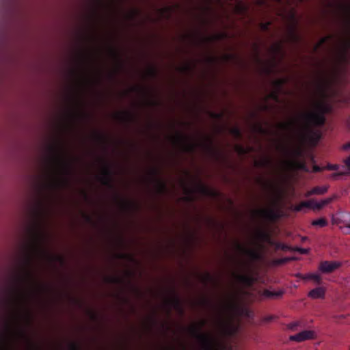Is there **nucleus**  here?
<instances>
[{
    "instance_id": "62",
    "label": "nucleus",
    "mask_w": 350,
    "mask_h": 350,
    "mask_svg": "<svg viewBox=\"0 0 350 350\" xmlns=\"http://www.w3.org/2000/svg\"><path fill=\"white\" fill-rule=\"evenodd\" d=\"M148 72H149L150 77H153V66L152 65H150Z\"/></svg>"
},
{
    "instance_id": "35",
    "label": "nucleus",
    "mask_w": 350,
    "mask_h": 350,
    "mask_svg": "<svg viewBox=\"0 0 350 350\" xmlns=\"http://www.w3.org/2000/svg\"><path fill=\"white\" fill-rule=\"evenodd\" d=\"M178 72L184 73L189 71L191 70V66L189 64H186L183 66H179L177 68Z\"/></svg>"
},
{
    "instance_id": "15",
    "label": "nucleus",
    "mask_w": 350,
    "mask_h": 350,
    "mask_svg": "<svg viewBox=\"0 0 350 350\" xmlns=\"http://www.w3.org/2000/svg\"><path fill=\"white\" fill-rule=\"evenodd\" d=\"M288 79L286 78H280L275 79L273 81V86L275 90L281 92L283 90V86L287 83Z\"/></svg>"
},
{
    "instance_id": "61",
    "label": "nucleus",
    "mask_w": 350,
    "mask_h": 350,
    "mask_svg": "<svg viewBox=\"0 0 350 350\" xmlns=\"http://www.w3.org/2000/svg\"><path fill=\"white\" fill-rule=\"evenodd\" d=\"M342 149H343L344 150H349V149H350V142H348V143H347V144H344V145L342 146Z\"/></svg>"
},
{
    "instance_id": "27",
    "label": "nucleus",
    "mask_w": 350,
    "mask_h": 350,
    "mask_svg": "<svg viewBox=\"0 0 350 350\" xmlns=\"http://www.w3.org/2000/svg\"><path fill=\"white\" fill-rule=\"evenodd\" d=\"M309 277L310 280H313L317 284H321L322 282V278L319 273H310Z\"/></svg>"
},
{
    "instance_id": "19",
    "label": "nucleus",
    "mask_w": 350,
    "mask_h": 350,
    "mask_svg": "<svg viewBox=\"0 0 350 350\" xmlns=\"http://www.w3.org/2000/svg\"><path fill=\"white\" fill-rule=\"evenodd\" d=\"M92 58V55L88 51H81L79 54V60L81 64L89 62Z\"/></svg>"
},
{
    "instance_id": "55",
    "label": "nucleus",
    "mask_w": 350,
    "mask_h": 350,
    "mask_svg": "<svg viewBox=\"0 0 350 350\" xmlns=\"http://www.w3.org/2000/svg\"><path fill=\"white\" fill-rule=\"evenodd\" d=\"M289 260H290L289 258H284L278 260V263L283 264V263H286V262H288Z\"/></svg>"
},
{
    "instance_id": "26",
    "label": "nucleus",
    "mask_w": 350,
    "mask_h": 350,
    "mask_svg": "<svg viewBox=\"0 0 350 350\" xmlns=\"http://www.w3.org/2000/svg\"><path fill=\"white\" fill-rule=\"evenodd\" d=\"M312 225L319 227H324L327 225V221L325 218H320L316 220H313L312 221Z\"/></svg>"
},
{
    "instance_id": "50",
    "label": "nucleus",
    "mask_w": 350,
    "mask_h": 350,
    "mask_svg": "<svg viewBox=\"0 0 350 350\" xmlns=\"http://www.w3.org/2000/svg\"><path fill=\"white\" fill-rule=\"evenodd\" d=\"M323 207H322V205L321 204V203L319 202H315L314 200H313V209H317V210H320Z\"/></svg>"
},
{
    "instance_id": "44",
    "label": "nucleus",
    "mask_w": 350,
    "mask_h": 350,
    "mask_svg": "<svg viewBox=\"0 0 350 350\" xmlns=\"http://www.w3.org/2000/svg\"><path fill=\"white\" fill-rule=\"evenodd\" d=\"M304 208V206H302V202L292 206V210L295 212H299Z\"/></svg>"
},
{
    "instance_id": "5",
    "label": "nucleus",
    "mask_w": 350,
    "mask_h": 350,
    "mask_svg": "<svg viewBox=\"0 0 350 350\" xmlns=\"http://www.w3.org/2000/svg\"><path fill=\"white\" fill-rule=\"evenodd\" d=\"M165 305L167 308L168 314H170L172 310H176L181 315L184 314V308L181 298L174 284L167 289V295L165 298Z\"/></svg>"
},
{
    "instance_id": "58",
    "label": "nucleus",
    "mask_w": 350,
    "mask_h": 350,
    "mask_svg": "<svg viewBox=\"0 0 350 350\" xmlns=\"http://www.w3.org/2000/svg\"><path fill=\"white\" fill-rule=\"evenodd\" d=\"M211 117L215 118H221L222 115L221 113H211Z\"/></svg>"
},
{
    "instance_id": "22",
    "label": "nucleus",
    "mask_w": 350,
    "mask_h": 350,
    "mask_svg": "<svg viewBox=\"0 0 350 350\" xmlns=\"http://www.w3.org/2000/svg\"><path fill=\"white\" fill-rule=\"evenodd\" d=\"M230 133L233 135L236 139H241L242 133L241 129L238 126H233L230 129Z\"/></svg>"
},
{
    "instance_id": "54",
    "label": "nucleus",
    "mask_w": 350,
    "mask_h": 350,
    "mask_svg": "<svg viewBox=\"0 0 350 350\" xmlns=\"http://www.w3.org/2000/svg\"><path fill=\"white\" fill-rule=\"evenodd\" d=\"M256 129L258 131V132L260 133H265V130L260 124L257 125L256 126Z\"/></svg>"
},
{
    "instance_id": "33",
    "label": "nucleus",
    "mask_w": 350,
    "mask_h": 350,
    "mask_svg": "<svg viewBox=\"0 0 350 350\" xmlns=\"http://www.w3.org/2000/svg\"><path fill=\"white\" fill-rule=\"evenodd\" d=\"M139 12L137 10H132L129 13L127 14V18L130 21H134L137 16H138Z\"/></svg>"
},
{
    "instance_id": "41",
    "label": "nucleus",
    "mask_w": 350,
    "mask_h": 350,
    "mask_svg": "<svg viewBox=\"0 0 350 350\" xmlns=\"http://www.w3.org/2000/svg\"><path fill=\"white\" fill-rule=\"evenodd\" d=\"M32 278V274L30 271L27 270L25 271V276L22 278L23 281H29Z\"/></svg>"
},
{
    "instance_id": "56",
    "label": "nucleus",
    "mask_w": 350,
    "mask_h": 350,
    "mask_svg": "<svg viewBox=\"0 0 350 350\" xmlns=\"http://www.w3.org/2000/svg\"><path fill=\"white\" fill-rule=\"evenodd\" d=\"M348 173L347 172H337V173H334L332 174V176L336 178V177L339 176H343V175H346Z\"/></svg>"
},
{
    "instance_id": "60",
    "label": "nucleus",
    "mask_w": 350,
    "mask_h": 350,
    "mask_svg": "<svg viewBox=\"0 0 350 350\" xmlns=\"http://www.w3.org/2000/svg\"><path fill=\"white\" fill-rule=\"evenodd\" d=\"M237 149L239 153L244 154L245 153V150L243 146H237Z\"/></svg>"
},
{
    "instance_id": "53",
    "label": "nucleus",
    "mask_w": 350,
    "mask_h": 350,
    "mask_svg": "<svg viewBox=\"0 0 350 350\" xmlns=\"http://www.w3.org/2000/svg\"><path fill=\"white\" fill-rule=\"evenodd\" d=\"M150 182L153 181V167L150 166L149 170Z\"/></svg>"
},
{
    "instance_id": "11",
    "label": "nucleus",
    "mask_w": 350,
    "mask_h": 350,
    "mask_svg": "<svg viewBox=\"0 0 350 350\" xmlns=\"http://www.w3.org/2000/svg\"><path fill=\"white\" fill-rule=\"evenodd\" d=\"M116 116L118 120L126 124L130 123L133 120V114L129 111L118 113Z\"/></svg>"
},
{
    "instance_id": "16",
    "label": "nucleus",
    "mask_w": 350,
    "mask_h": 350,
    "mask_svg": "<svg viewBox=\"0 0 350 350\" xmlns=\"http://www.w3.org/2000/svg\"><path fill=\"white\" fill-rule=\"evenodd\" d=\"M237 247L239 251L246 253L247 255H249L253 259H256L258 258V253L254 250H248L239 243L237 244Z\"/></svg>"
},
{
    "instance_id": "13",
    "label": "nucleus",
    "mask_w": 350,
    "mask_h": 350,
    "mask_svg": "<svg viewBox=\"0 0 350 350\" xmlns=\"http://www.w3.org/2000/svg\"><path fill=\"white\" fill-rule=\"evenodd\" d=\"M290 165L295 170H299L306 172H310L309 168L304 161L294 160L291 162Z\"/></svg>"
},
{
    "instance_id": "4",
    "label": "nucleus",
    "mask_w": 350,
    "mask_h": 350,
    "mask_svg": "<svg viewBox=\"0 0 350 350\" xmlns=\"http://www.w3.org/2000/svg\"><path fill=\"white\" fill-rule=\"evenodd\" d=\"M51 156L49 163L52 167H61L65 175H68L70 171V163L64 157V148L60 143L50 146L49 148Z\"/></svg>"
},
{
    "instance_id": "42",
    "label": "nucleus",
    "mask_w": 350,
    "mask_h": 350,
    "mask_svg": "<svg viewBox=\"0 0 350 350\" xmlns=\"http://www.w3.org/2000/svg\"><path fill=\"white\" fill-rule=\"evenodd\" d=\"M70 350H81L80 346L77 342H70L69 345Z\"/></svg>"
},
{
    "instance_id": "31",
    "label": "nucleus",
    "mask_w": 350,
    "mask_h": 350,
    "mask_svg": "<svg viewBox=\"0 0 350 350\" xmlns=\"http://www.w3.org/2000/svg\"><path fill=\"white\" fill-rule=\"evenodd\" d=\"M328 84L329 83L326 79H321L319 83V89L322 94H325V88L328 85Z\"/></svg>"
},
{
    "instance_id": "40",
    "label": "nucleus",
    "mask_w": 350,
    "mask_h": 350,
    "mask_svg": "<svg viewBox=\"0 0 350 350\" xmlns=\"http://www.w3.org/2000/svg\"><path fill=\"white\" fill-rule=\"evenodd\" d=\"M300 324L299 322H293L288 324V329L295 331L297 330V327L299 326Z\"/></svg>"
},
{
    "instance_id": "2",
    "label": "nucleus",
    "mask_w": 350,
    "mask_h": 350,
    "mask_svg": "<svg viewBox=\"0 0 350 350\" xmlns=\"http://www.w3.org/2000/svg\"><path fill=\"white\" fill-rule=\"evenodd\" d=\"M206 321L202 320L199 323L192 325L189 331L192 336L195 337L204 350H213L217 343V339L212 334L202 332V328L205 326Z\"/></svg>"
},
{
    "instance_id": "38",
    "label": "nucleus",
    "mask_w": 350,
    "mask_h": 350,
    "mask_svg": "<svg viewBox=\"0 0 350 350\" xmlns=\"http://www.w3.org/2000/svg\"><path fill=\"white\" fill-rule=\"evenodd\" d=\"M302 206H304V208H309L313 209V200L302 202Z\"/></svg>"
},
{
    "instance_id": "17",
    "label": "nucleus",
    "mask_w": 350,
    "mask_h": 350,
    "mask_svg": "<svg viewBox=\"0 0 350 350\" xmlns=\"http://www.w3.org/2000/svg\"><path fill=\"white\" fill-rule=\"evenodd\" d=\"M261 217L267 219H273L276 217L275 213L272 209H261L259 211Z\"/></svg>"
},
{
    "instance_id": "30",
    "label": "nucleus",
    "mask_w": 350,
    "mask_h": 350,
    "mask_svg": "<svg viewBox=\"0 0 350 350\" xmlns=\"http://www.w3.org/2000/svg\"><path fill=\"white\" fill-rule=\"evenodd\" d=\"M340 7L346 15L347 21L349 22L350 5L349 3L342 4Z\"/></svg>"
},
{
    "instance_id": "7",
    "label": "nucleus",
    "mask_w": 350,
    "mask_h": 350,
    "mask_svg": "<svg viewBox=\"0 0 350 350\" xmlns=\"http://www.w3.org/2000/svg\"><path fill=\"white\" fill-rule=\"evenodd\" d=\"M342 264L339 261H321L319 265V271L322 273H331L340 268Z\"/></svg>"
},
{
    "instance_id": "37",
    "label": "nucleus",
    "mask_w": 350,
    "mask_h": 350,
    "mask_svg": "<svg viewBox=\"0 0 350 350\" xmlns=\"http://www.w3.org/2000/svg\"><path fill=\"white\" fill-rule=\"evenodd\" d=\"M280 93V92L274 90V91H273L271 93H270L269 97L273 99L274 100L278 101L279 99V94Z\"/></svg>"
},
{
    "instance_id": "63",
    "label": "nucleus",
    "mask_w": 350,
    "mask_h": 350,
    "mask_svg": "<svg viewBox=\"0 0 350 350\" xmlns=\"http://www.w3.org/2000/svg\"><path fill=\"white\" fill-rule=\"evenodd\" d=\"M152 313L150 312V329H152V325H153V316H152Z\"/></svg>"
},
{
    "instance_id": "29",
    "label": "nucleus",
    "mask_w": 350,
    "mask_h": 350,
    "mask_svg": "<svg viewBox=\"0 0 350 350\" xmlns=\"http://www.w3.org/2000/svg\"><path fill=\"white\" fill-rule=\"evenodd\" d=\"M202 282L204 284H207L208 282H215V280L213 277L209 273H206L202 276Z\"/></svg>"
},
{
    "instance_id": "45",
    "label": "nucleus",
    "mask_w": 350,
    "mask_h": 350,
    "mask_svg": "<svg viewBox=\"0 0 350 350\" xmlns=\"http://www.w3.org/2000/svg\"><path fill=\"white\" fill-rule=\"evenodd\" d=\"M338 168H339V165H336V164H328L326 166V169L328 170H338Z\"/></svg>"
},
{
    "instance_id": "64",
    "label": "nucleus",
    "mask_w": 350,
    "mask_h": 350,
    "mask_svg": "<svg viewBox=\"0 0 350 350\" xmlns=\"http://www.w3.org/2000/svg\"><path fill=\"white\" fill-rule=\"evenodd\" d=\"M225 58L226 60H230L234 58V56L233 55L228 54L225 56Z\"/></svg>"
},
{
    "instance_id": "21",
    "label": "nucleus",
    "mask_w": 350,
    "mask_h": 350,
    "mask_svg": "<svg viewBox=\"0 0 350 350\" xmlns=\"http://www.w3.org/2000/svg\"><path fill=\"white\" fill-rule=\"evenodd\" d=\"M206 143H204L202 145L204 147L211 153L215 154L216 151L213 146V142L211 138L206 137Z\"/></svg>"
},
{
    "instance_id": "14",
    "label": "nucleus",
    "mask_w": 350,
    "mask_h": 350,
    "mask_svg": "<svg viewBox=\"0 0 350 350\" xmlns=\"http://www.w3.org/2000/svg\"><path fill=\"white\" fill-rule=\"evenodd\" d=\"M289 40L293 42H298L300 40V36L297 31V25L294 24L288 29Z\"/></svg>"
},
{
    "instance_id": "47",
    "label": "nucleus",
    "mask_w": 350,
    "mask_h": 350,
    "mask_svg": "<svg viewBox=\"0 0 350 350\" xmlns=\"http://www.w3.org/2000/svg\"><path fill=\"white\" fill-rule=\"evenodd\" d=\"M296 276L300 279H302V280H310V278L309 277V273L308 274H301V273H297L296 275Z\"/></svg>"
},
{
    "instance_id": "51",
    "label": "nucleus",
    "mask_w": 350,
    "mask_h": 350,
    "mask_svg": "<svg viewBox=\"0 0 350 350\" xmlns=\"http://www.w3.org/2000/svg\"><path fill=\"white\" fill-rule=\"evenodd\" d=\"M96 137L98 139H99L100 142L105 143L106 142V137L102 134L98 133L96 134Z\"/></svg>"
},
{
    "instance_id": "1",
    "label": "nucleus",
    "mask_w": 350,
    "mask_h": 350,
    "mask_svg": "<svg viewBox=\"0 0 350 350\" xmlns=\"http://www.w3.org/2000/svg\"><path fill=\"white\" fill-rule=\"evenodd\" d=\"M330 110L329 106L323 101L314 103V111H309L303 116L304 128L311 130L312 127L323 126L326 121L325 114Z\"/></svg>"
},
{
    "instance_id": "49",
    "label": "nucleus",
    "mask_w": 350,
    "mask_h": 350,
    "mask_svg": "<svg viewBox=\"0 0 350 350\" xmlns=\"http://www.w3.org/2000/svg\"><path fill=\"white\" fill-rule=\"evenodd\" d=\"M329 39V37H324L322 38L318 44V45L316 47V49L320 47L322 44H325L328 40Z\"/></svg>"
},
{
    "instance_id": "57",
    "label": "nucleus",
    "mask_w": 350,
    "mask_h": 350,
    "mask_svg": "<svg viewBox=\"0 0 350 350\" xmlns=\"http://www.w3.org/2000/svg\"><path fill=\"white\" fill-rule=\"evenodd\" d=\"M312 171L314 172H320L322 171V168L321 167L318 166V165H314Z\"/></svg>"
},
{
    "instance_id": "36",
    "label": "nucleus",
    "mask_w": 350,
    "mask_h": 350,
    "mask_svg": "<svg viewBox=\"0 0 350 350\" xmlns=\"http://www.w3.org/2000/svg\"><path fill=\"white\" fill-rule=\"evenodd\" d=\"M271 49H272L273 52L275 54L280 53H282V46L280 44H277L274 45Z\"/></svg>"
},
{
    "instance_id": "46",
    "label": "nucleus",
    "mask_w": 350,
    "mask_h": 350,
    "mask_svg": "<svg viewBox=\"0 0 350 350\" xmlns=\"http://www.w3.org/2000/svg\"><path fill=\"white\" fill-rule=\"evenodd\" d=\"M60 185V183L59 181H53V182H51L49 184V187L50 188H52V189H55V188H57Z\"/></svg>"
},
{
    "instance_id": "23",
    "label": "nucleus",
    "mask_w": 350,
    "mask_h": 350,
    "mask_svg": "<svg viewBox=\"0 0 350 350\" xmlns=\"http://www.w3.org/2000/svg\"><path fill=\"white\" fill-rule=\"evenodd\" d=\"M259 239H261L263 241L271 243V236L269 232L266 231H260L258 233Z\"/></svg>"
},
{
    "instance_id": "10",
    "label": "nucleus",
    "mask_w": 350,
    "mask_h": 350,
    "mask_svg": "<svg viewBox=\"0 0 350 350\" xmlns=\"http://www.w3.org/2000/svg\"><path fill=\"white\" fill-rule=\"evenodd\" d=\"M325 288L322 286L317 287L312 289L308 293V297L312 299H321L325 297Z\"/></svg>"
},
{
    "instance_id": "6",
    "label": "nucleus",
    "mask_w": 350,
    "mask_h": 350,
    "mask_svg": "<svg viewBox=\"0 0 350 350\" xmlns=\"http://www.w3.org/2000/svg\"><path fill=\"white\" fill-rule=\"evenodd\" d=\"M100 180L103 185L113 189L115 188L113 183V171L107 163L105 164Z\"/></svg>"
},
{
    "instance_id": "32",
    "label": "nucleus",
    "mask_w": 350,
    "mask_h": 350,
    "mask_svg": "<svg viewBox=\"0 0 350 350\" xmlns=\"http://www.w3.org/2000/svg\"><path fill=\"white\" fill-rule=\"evenodd\" d=\"M121 205L124 209L128 210L133 206V202L128 200L121 199Z\"/></svg>"
},
{
    "instance_id": "8",
    "label": "nucleus",
    "mask_w": 350,
    "mask_h": 350,
    "mask_svg": "<svg viewBox=\"0 0 350 350\" xmlns=\"http://www.w3.org/2000/svg\"><path fill=\"white\" fill-rule=\"evenodd\" d=\"M315 337V333L312 330H304L297 334L289 337L290 340L301 342L307 340L313 339Z\"/></svg>"
},
{
    "instance_id": "24",
    "label": "nucleus",
    "mask_w": 350,
    "mask_h": 350,
    "mask_svg": "<svg viewBox=\"0 0 350 350\" xmlns=\"http://www.w3.org/2000/svg\"><path fill=\"white\" fill-rule=\"evenodd\" d=\"M222 332L226 336H231L236 332V329L233 325H228L223 328Z\"/></svg>"
},
{
    "instance_id": "12",
    "label": "nucleus",
    "mask_w": 350,
    "mask_h": 350,
    "mask_svg": "<svg viewBox=\"0 0 350 350\" xmlns=\"http://www.w3.org/2000/svg\"><path fill=\"white\" fill-rule=\"evenodd\" d=\"M328 189V187L327 186H317L312 188L311 190L308 191L306 193V197L308 198L312 195H322L327 192Z\"/></svg>"
},
{
    "instance_id": "3",
    "label": "nucleus",
    "mask_w": 350,
    "mask_h": 350,
    "mask_svg": "<svg viewBox=\"0 0 350 350\" xmlns=\"http://www.w3.org/2000/svg\"><path fill=\"white\" fill-rule=\"evenodd\" d=\"M170 128L172 130L175 131L174 134L170 135L167 137L168 141L173 148H179L181 149L182 151L186 152H192L195 150L196 145L189 142L188 136L176 129V124L175 122H172L170 124Z\"/></svg>"
},
{
    "instance_id": "39",
    "label": "nucleus",
    "mask_w": 350,
    "mask_h": 350,
    "mask_svg": "<svg viewBox=\"0 0 350 350\" xmlns=\"http://www.w3.org/2000/svg\"><path fill=\"white\" fill-rule=\"evenodd\" d=\"M293 125H294V122H288V123L282 124L280 125V126L284 130H288V129H291L293 126Z\"/></svg>"
},
{
    "instance_id": "28",
    "label": "nucleus",
    "mask_w": 350,
    "mask_h": 350,
    "mask_svg": "<svg viewBox=\"0 0 350 350\" xmlns=\"http://www.w3.org/2000/svg\"><path fill=\"white\" fill-rule=\"evenodd\" d=\"M238 280L243 283L247 284H251L252 283V279L245 275L240 274L237 275Z\"/></svg>"
},
{
    "instance_id": "18",
    "label": "nucleus",
    "mask_w": 350,
    "mask_h": 350,
    "mask_svg": "<svg viewBox=\"0 0 350 350\" xmlns=\"http://www.w3.org/2000/svg\"><path fill=\"white\" fill-rule=\"evenodd\" d=\"M110 53L111 55L116 59V60L118 63V69H121L122 68V63L121 60L120 55L118 53V51L113 47L110 48Z\"/></svg>"
},
{
    "instance_id": "43",
    "label": "nucleus",
    "mask_w": 350,
    "mask_h": 350,
    "mask_svg": "<svg viewBox=\"0 0 350 350\" xmlns=\"http://www.w3.org/2000/svg\"><path fill=\"white\" fill-rule=\"evenodd\" d=\"M332 200H333L332 198H325V199L321 200L319 202L321 203V204L322 205V207L323 208L325 206L329 204Z\"/></svg>"
},
{
    "instance_id": "9",
    "label": "nucleus",
    "mask_w": 350,
    "mask_h": 350,
    "mask_svg": "<svg viewBox=\"0 0 350 350\" xmlns=\"http://www.w3.org/2000/svg\"><path fill=\"white\" fill-rule=\"evenodd\" d=\"M197 189L200 194L207 197L216 198L219 194L218 191L208 187L202 182L198 183Z\"/></svg>"
},
{
    "instance_id": "34",
    "label": "nucleus",
    "mask_w": 350,
    "mask_h": 350,
    "mask_svg": "<svg viewBox=\"0 0 350 350\" xmlns=\"http://www.w3.org/2000/svg\"><path fill=\"white\" fill-rule=\"evenodd\" d=\"M116 258L118 259H129V260H133V257L129 254H126V253H118L116 254Z\"/></svg>"
},
{
    "instance_id": "52",
    "label": "nucleus",
    "mask_w": 350,
    "mask_h": 350,
    "mask_svg": "<svg viewBox=\"0 0 350 350\" xmlns=\"http://www.w3.org/2000/svg\"><path fill=\"white\" fill-rule=\"evenodd\" d=\"M269 25H270V23L260 24V27H261L262 29L264 31H267L269 29Z\"/></svg>"
},
{
    "instance_id": "20",
    "label": "nucleus",
    "mask_w": 350,
    "mask_h": 350,
    "mask_svg": "<svg viewBox=\"0 0 350 350\" xmlns=\"http://www.w3.org/2000/svg\"><path fill=\"white\" fill-rule=\"evenodd\" d=\"M283 294L282 291H271L269 290H265L263 295L268 298L279 297Z\"/></svg>"
},
{
    "instance_id": "59",
    "label": "nucleus",
    "mask_w": 350,
    "mask_h": 350,
    "mask_svg": "<svg viewBox=\"0 0 350 350\" xmlns=\"http://www.w3.org/2000/svg\"><path fill=\"white\" fill-rule=\"evenodd\" d=\"M345 163L348 169L350 170V156L345 160Z\"/></svg>"
},
{
    "instance_id": "48",
    "label": "nucleus",
    "mask_w": 350,
    "mask_h": 350,
    "mask_svg": "<svg viewBox=\"0 0 350 350\" xmlns=\"http://www.w3.org/2000/svg\"><path fill=\"white\" fill-rule=\"evenodd\" d=\"M271 161L269 159H266L264 161L259 162L258 165L261 167H265L269 165Z\"/></svg>"
},
{
    "instance_id": "25",
    "label": "nucleus",
    "mask_w": 350,
    "mask_h": 350,
    "mask_svg": "<svg viewBox=\"0 0 350 350\" xmlns=\"http://www.w3.org/2000/svg\"><path fill=\"white\" fill-rule=\"evenodd\" d=\"M106 282L109 284H120L122 282V279L118 276H108L105 278Z\"/></svg>"
}]
</instances>
